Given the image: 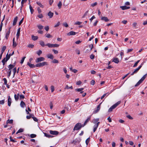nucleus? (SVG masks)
Returning a JSON list of instances; mask_svg holds the SVG:
<instances>
[{"label":"nucleus","mask_w":147,"mask_h":147,"mask_svg":"<svg viewBox=\"0 0 147 147\" xmlns=\"http://www.w3.org/2000/svg\"><path fill=\"white\" fill-rule=\"evenodd\" d=\"M53 13L50 11L48 13V15L49 17L50 18H51L53 16Z\"/></svg>","instance_id":"22"},{"label":"nucleus","mask_w":147,"mask_h":147,"mask_svg":"<svg viewBox=\"0 0 147 147\" xmlns=\"http://www.w3.org/2000/svg\"><path fill=\"white\" fill-rule=\"evenodd\" d=\"M48 58L50 59H53L54 58L53 55L51 54H49L47 55Z\"/></svg>","instance_id":"13"},{"label":"nucleus","mask_w":147,"mask_h":147,"mask_svg":"<svg viewBox=\"0 0 147 147\" xmlns=\"http://www.w3.org/2000/svg\"><path fill=\"white\" fill-rule=\"evenodd\" d=\"M49 133L50 134L54 135H57L59 134V132L56 131L50 130Z\"/></svg>","instance_id":"9"},{"label":"nucleus","mask_w":147,"mask_h":147,"mask_svg":"<svg viewBox=\"0 0 147 147\" xmlns=\"http://www.w3.org/2000/svg\"><path fill=\"white\" fill-rule=\"evenodd\" d=\"M99 120H93L92 122L95 124L94 126L93 132H94L96 130L100 123L98 121Z\"/></svg>","instance_id":"2"},{"label":"nucleus","mask_w":147,"mask_h":147,"mask_svg":"<svg viewBox=\"0 0 147 147\" xmlns=\"http://www.w3.org/2000/svg\"><path fill=\"white\" fill-rule=\"evenodd\" d=\"M36 4L38 5L40 7L43 8L44 6L42 5L41 3L39 2H36Z\"/></svg>","instance_id":"31"},{"label":"nucleus","mask_w":147,"mask_h":147,"mask_svg":"<svg viewBox=\"0 0 147 147\" xmlns=\"http://www.w3.org/2000/svg\"><path fill=\"white\" fill-rule=\"evenodd\" d=\"M40 45L42 47H44L45 46V43L43 41L41 40L39 42Z\"/></svg>","instance_id":"32"},{"label":"nucleus","mask_w":147,"mask_h":147,"mask_svg":"<svg viewBox=\"0 0 147 147\" xmlns=\"http://www.w3.org/2000/svg\"><path fill=\"white\" fill-rule=\"evenodd\" d=\"M5 102V100H0V104L1 105H3Z\"/></svg>","instance_id":"59"},{"label":"nucleus","mask_w":147,"mask_h":147,"mask_svg":"<svg viewBox=\"0 0 147 147\" xmlns=\"http://www.w3.org/2000/svg\"><path fill=\"white\" fill-rule=\"evenodd\" d=\"M76 34V32L73 31H71L67 34V35L69 36L75 35Z\"/></svg>","instance_id":"24"},{"label":"nucleus","mask_w":147,"mask_h":147,"mask_svg":"<svg viewBox=\"0 0 147 147\" xmlns=\"http://www.w3.org/2000/svg\"><path fill=\"white\" fill-rule=\"evenodd\" d=\"M126 117L127 118H128L129 119H132L133 118L131 117L130 115H128L126 116Z\"/></svg>","instance_id":"63"},{"label":"nucleus","mask_w":147,"mask_h":147,"mask_svg":"<svg viewBox=\"0 0 147 147\" xmlns=\"http://www.w3.org/2000/svg\"><path fill=\"white\" fill-rule=\"evenodd\" d=\"M15 66V65L11 64L8 65V67L9 68L8 71L7 72V77L8 78H9V77L10 76L11 74V69L14 67Z\"/></svg>","instance_id":"1"},{"label":"nucleus","mask_w":147,"mask_h":147,"mask_svg":"<svg viewBox=\"0 0 147 147\" xmlns=\"http://www.w3.org/2000/svg\"><path fill=\"white\" fill-rule=\"evenodd\" d=\"M95 18V17L94 16H92L90 19V22H92V20Z\"/></svg>","instance_id":"52"},{"label":"nucleus","mask_w":147,"mask_h":147,"mask_svg":"<svg viewBox=\"0 0 147 147\" xmlns=\"http://www.w3.org/2000/svg\"><path fill=\"white\" fill-rule=\"evenodd\" d=\"M39 15H38L37 16V17H38L40 18H43V16L42 15V14L41 13H39Z\"/></svg>","instance_id":"43"},{"label":"nucleus","mask_w":147,"mask_h":147,"mask_svg":"<svg viewBox=\"0 0 147 147\" xmlns=\"http://www.w3.org/2000/svg\"><path fill=\"white\" fill-rule=\"evenodd\" d=\"M94 55H93V54H91L90 56V58L92 59H94Z\"/></svg>","instance_id":"50"},{"label":"nucleus","mask_w":147,"mask_h":147,"mask_svg":"<svg viewBox=\"0 0 147 147\" xmlns=\"http://www.w3.org/2000/svg\"><path fill=\"white\" fill-rule=\"evenodd\" d=\"M19 94H15L14 95V98L15 100L16 101H17L19 98Z\"/></svg>","instance_id":"29"},{"label":"nucleus","mask_w":147,"mask_h":147,"mask_svg":"<svg viewBox=\"0 0 147 147\" xmlns=\"http://www.w3.org/2000/svg\"><path fill=\"white\" fill-rule=\"evenodd\" d=\"M121 103L120 101H118L116 103L112 106L110 108L113 109H115Z\"/></svg>","instance_id":"8"},{"label":"nucleus","mask_w":147,"mask_h":147,"mask_svg":"<svg viewBox=\"0 0 147 147\" xmlns=\"http://www.w3.org/2000/svg\"><path fill=\"white\" fill-rule=\"evenodd\" d=\"M95 83V81L94 80H92L90 84L91 85H94Z\"/></svg>","instance_id":"54"},{"label":"nucleus","mask_w":147,"mask_h":147,"mask_svg":"<svg viewBox=\"0 0 147 147\" xmlns=\"http://www.w3.org/2000/svg\"><path fill=\"white\" fill-rule=\"evenodd\" d=\"M11 102V99L10 96H9L8 99V105L10 107Z\"/></svg>","instance_id":"11"},{"label":"nucleus","mask_w":147,"mask_h":147,"mask_svg":"<svg viewBox=\"0 0 147 147\" xmlns=\"http://www.w3.org/2000/svg\"><path fill=\"white\" fill-rule=\"evenodd\" d=\"M18 17L17 16L13 20V26H15L16 24V22L17 21Z\"/></svg>","instance_id":"17"},{"label":"nucleus","mask_w":147,"mask_h":147,"mask_svg":"<svg viewBox=\"0 0 147 147\" xmlns=\"http://www.w3.org/2000/svg\"><path fill=\"white\" fill-rule=\"evenodd\" d=\"M52 62L53 63H58L59 61L56 59H54L52 61Z\"/></svg>","instance_id":"48"},{"label":"nucleus","mask_w":147,"mask_h":147,"mask_svg":"<svg viewBox=\"0 0 147 147\" xmlns=\"http://www.w3.org/2000/svg\"><path fill=\"white\" fill-rule=\"evenodd\" d=\"M26 104L24 102V101H22L20 103V106L22 108H24V107L25 106Z\"/></svg>","instance_id":"23"},{"label":"nucleus","mask_w":147,"mask_h":147,"mask_svg":"<svg viewBox=\"0 0 147 147\" xmlns=\"http://www.w3.org/2000/svg\"><path fill=\"white\" fill-rule=\"evenodd\" d=\"M120 7L123 10L127 9H129L130 8V7H127L126 6H121Z\"/></svg>","instance_id":"14"},{"label":"nucleus","mask_w":147,"mask_h":147,"mask_svg":"<svg viewBox=\"0 0 147 147\" xmlns=\"http://www.w3.org/2000/svg\"><path fill=\"white\" fill-rule=\"evenodd\" d=\"M81 84V82L80 81H79L76 82V84L78 85H80Z\"/></svg>","instance_id":"62"},{"label":"nucleus","mask_w":147,"mask_h":147,"mask_svg":"<svg viewBox=\"0 0 147 147\" xmlns=\"http://www.w3.org/2000/svg\"><path fill=\"white\" fill-rule=\"evenodd\" d=\"M36 135L34 134H32L30 135V137L31 138H35L36 137Z\"/></svg>","instance_id":"44"},{"label":"nucleus","mask_w":147,"mask_h":147,"mask_svg":"<svg viewBox=\"0 0 147 147\" xmlns=\"http://www.w3.org/2000/svg\"><path fill=\"white\" fill-rule=\"evenodd\" d=\"M27 65H28L31 68H33L36 67L35 65L34 64H31L28 62L27 63Z\"/></svg>","instance_id":"18"},{"label":"nucleus","mask_w":147,"mask_h":147,"mask_svg":"<svg viewBox=\"0 0 147 147\" xmlns=\"http://www.w3.org/2000/svg\"><path fill=\"white\" fill-rule=\"evenodd\" d=\"M46 46H48L49 48L58 47L59 45L57 44H51L48 43L45 45Z\"/></svg>","instance_id":"5"},{"label":"nucleus","mask_w":147,"mask_h":147,"mask_svg":"<svg viewBox=\"0 0 147 147\" xmlns=\"http://www.w3.org/2000/svg\"><path fill=\"white\" fill-rule=\"evenodd\" d=\"M39 29L41 30L43 29V26L40 25H38L37 26Z\"/></svg>","instance_id":"41"},{"label":"nucleus","mask_w":147,"mask_h":147,"mask_svg":"<svg viewBox=\"0 0 147 147\" xmlns=\"http://www.w3.org/2000/svg\"><path fill=\"white\" fill-rule=\"evenodd\" d=\"M20 28H19L18 30V32H17V34H16V36H17L18 37L20 35Z\"/></svg>","instance_id":"33"},{"label":"nucleus","mask_w":147,"mask_h":147,"mask_svg":"<svg viewBox=\"0 0 147 147\" xmlns=\"http://www.w3.org/2000/svg\"><path fill=\"white\" fill-rule=\"evenodd\" d=\"M17 45V44L16 42H15V38H13V47H15Z\"/></svg>","instance_id":"26"},{"label":"nucleus","mask_w":147,"mask_h":147,"mask_svg":"<svg viewBox=\"0 0 147 147\" xmlns=\"http://www.w3.org/2000/svg\"><path fill=\"white\" fill-rule=\"evenodd\" d=\"M112 61L116 63H118L119 62L118 59L117 58H114Z\"/></svg>","instance_id":"20"},{"label":"nucleus","mask_w":147,"mask_h":147,"mask_svg":"<svg viewBox=\"0 0 147 147\" xmlns=\"http://www.w3.org/2000/svg\"><path fill=\"white\" fill-rule=\"evenodd\" d=\"M147 75V74L144 75L135 85V86H139L141 83L146 78Z\"/></svg>","instance_id":"3"},{"label":"nucleus","mask_w":147,"mask_h":147,"mask_svg":"<svg viewBox=\"0 0 147 147\" xmlns=\"http://www.w3.org/2000/svg\"><path fill=\"white\" fill-rule=\"evenodd\" d=\"M101 20H102L105 21L106 22H107L109 21L107 18L106 17L104 16L101 18Z\"/></svg>","instance_id":"16"},{"label":"nucleus","mask_w":147,"mask_h":147,"mask_svg":"<svg viewBox=\"0 0 147 147\" xmlns=\"http://www.w3.org/2000/svg\"><path fill=\"white\" fill-rule=\"evenodd\" d=\"M82 23V22H76L75 24V25H80Z\"/></svg>","instance_id":"56"},{"label":"nucleus","mask_w":147,"mask_h":147,"mask_svg":"<svg viewBox=\"0 0 147 147\" xmlns=\"http://www.w3.org/2000/svg\"><path fill=\"white\" fill-rule=\"evenodd\" d=\"M69 88L72 89H73V87L72 86L69 87L68 85H66L65 87V89H69Z\"/></svg>","instance_id":"37"},{"label":"nucleus","mask_w":147,"mask_h":147,"mask_svg":"<svg viewBox=\"0 0 147 147\" xmlns=\"http://www.w3.org/2000/svg\"><path fill=\"white\" fill-rule=\"evenodd\" d=\"M45 65H47V62L44 61L42 63H39L36 64L35 66L36 67H42Z\"/></svg>","instance_id":"6"},{"label":"nucleus","mask_w":147,"mask_h":147,"mask_svg":"<svg viewBox=\"0 0 147 147\" xmlns=\"http://www.w3.org/2000/svg\"><path fill=\"white\" fill-rule=\"evenodd\" d=\"M34 45H33L29 44L28 45V47L32 48L33 47Z\"/></svg>","instance_id":"61"},{"label":"nucleus","mask_w":147,"mask_h":147,"mask_svg":"<svg viewBox=\"0 0 147 147\" xmlns=\"http://www.w3.org/2000/svg\"><path fill=\"white\" fill-rule=\"evenodd\" d=\"M3 81H4V84L5 85H6L7 84V79L5 78H4L3 79Z\"/></svg>","instance_id":"49"},{"label":"nucleus","mask_w":147,"mask_h":147,"mask_svg":"<svg viewBox=\"0 0 147 147\" xmlns=\"http://www.w3.org/2000/svg\"><path fill=\"white\" fill-rule=\"evenodd\" d=\"M16 67H15L12 70V71L13 73V77H14L16 73Z\"/></svg>","instance_id":"27"},{"label":"nucleus","mask_w":147,"mask_h":147,"mask_svg":"<svg viewBox=\"0 0 147 147\" xmlns=\"http://www.w3.org/2000/svg\"><path fill=\"white\" fill-rule=\"evenodd\" d=\"M109 95V94L108 93H106L104 94L102 96L101 98V99H102L106 95L107 96H108Z\"/></svg>","instance_id":"40"},{"label":"nucleus","mask_w":147,"mask_h":147,"mask_svg":"<svg viewBox=\"0 0 147 147\" xmlns=\"http://www.w3.org/2000/svg\"><path fill=\"white\" fill-rule=\"evenodd\" d=\"M83 127L82 125L80 123H77L74 126L73 130H78L80 129L82 127Z\"/></svg>","instance_id":"4"},{"label":"nucleus","mask_w":147,"mask_h":147,"mask_svg":"<svg viewBox=\"0 0 147 147\" xmlns=\"http://www.w3.org/2000/svg\"><path fill=\"white\" fill-rule=\"evenodd\" d=\"M20 99H24V96L22 94H21L20 95Z\"/></svg>","instance_id":"55"},{"label":"nucleus","mask_w":147,"mask_h":147,"mask_svg":"<svg viewBox=\"0 0 147 147\" xmlns=\"http://www.w3.org/2000/svg\"><path fill=\"white\" fill-rule=\"evenodd\" d=\"M11 56L10 54L9 55H8V54H7L6 56L5 59V62H6L10 58Z\"/></svg>","instance_id":"21"},{"label":"nucleus","mask_w":147,"mask_h":147,"mask_svg":"<svg viewBox=\"0 0 147 147\" xmlns=\"http://www.w3.org/2000/svg\"><path fill=\"white\" fill-rule=\"evenodd\" d=\"M62 5V3L61 1H59L58 4V6L59 9H60L61 8Z\"/></svg>","instance_id":"35"},{"label":"nucleus","mask_w":147,"mask_h":147,"mask_svg":"<svg viewBox=\"0 0 147 147\" xmlns=\"http://www.w3.org/2000/svg\"><path fill=\"white\" fill-rule=\"evenodd\" d=\"M101 103H100L99 105H98L97 107V109H96V110H95L94 111V113H96L100 109V104H101Z\"/></svg>","instance_id":"19"},{"label":"nucleus","mask_w":147,"mask_h":147,"mask_svg":"<svg viewBox=\"0 0 147 147\" xmlns=\"http://www.w3.org/2000/svg\"><path fill=\"white\" fill-rule=\"evenodd\" d=\"M25 58H26L25 57H23L22 58V59H21V62L20 63L21 64H22V63H23V62H24V59Z\"/></svg>","instance_id":"57"},{"label":"nucleus","mask_w":147,"mask_h":147,"mask_svg":"<svg viewBox=\"0 0 147 147\" xmlns=\"http://www.w3.org/2000/svg\"><path fill=\"white\" fill-rule=\"evenodd\" d=\"M33 115H30V116L27 115L26 116V118L27 119H30L31 117L33 119H37L36 117H32Z\"/></svg>","instance_id":"15"},{"label":"nucleus","mask_w":147,"mask_h":147,"mask_svg":"<svg viewBox=\"0 0 147 147\" xmlns=\"http://www.w3.org/2000/svg\"><path fill=\"white\" fill-rule=\"evenodd\" d=\"M42 53V52L40 50H39L36 53L37 54L39 55L40 56V55Z\"/></svg>","instance_id":"46"},{"label":"nucleus","mask_w":147,"mask_h":147,"mask_svg":"<svg viewBox=\"0 0 147 147\" xmlns=\"http://www.w3.org/2000/svg\"><path fill=\"white\" fill-rule=\"evenodd\" d=\"M84 88H77L75 89V90L77 92H80L83 90Z\"/></svg>","instance_id":"39"},{"label":"nucleus","mask_w":147,"mask_h":147,"mask_svg":"<svg viewBox=\"0 0 147 147\" xmlns=\"http://www.w3.org/2000/svg\"><path fill=\"white\" fill-rule=\"evenodd\" d=\"M143 64H141V65L138 68L136 69L134 71V73H135V74L137 73L138 71L141 68Z\"/></svg>","instance_id":"10"},{"label":"nucleus","mask_w":147,"mask_h":147,"mask_svg":"<svg viewBox=\"0 0 147 147\" xmlns=\"http://www.w3.org/2000/svg\"><path fill=\"white\" fill-rule=\"evenodd\" d=\"M90 138L89 137L88 138L86 141V143L87 145H88V144L89 142L90 141Z\"/></svg>","instance_id":"47"},{"label":"nucleus","mask_w":147,"mask_h":147,"mask_svg":"<svg viewBox=\"0 0 147 147\" xmlns=\"http://www.w3.org/2000/svg\"><path fill=\"white\" fill-rule=\"evenodd\" d=\"M11 28V27L9 28V30H8L7 32V33L6 34L5 38H6L7 39H8V37H9V34L10 33V30Z\"/></svg>","instance_id":"12"},{"label":"nucleus","mask_w":147,"mask_h":147,"mask_svg":"<svg viewBox=\"0 0 147 147\" xmlns=\"http://www.w3.org/2000/svg\"><path fill=\"white\" fill-rule=\"evenodd\" d=\"M38 38V37L36 36H34L33 35L32 36V39L34 40H37Z\"/></svg>","instance_id":"25"},{"label":"nucleus","mask_w":147,"mask_h":147,"mask_svg":"<svg viewBox=\"0 0 147 147\" xmlns=\"http://www.w3.org/2000/svg\"><path fill=\"white\" fill-rule=\"evenodd\" d=\"M77 143V140H74L73 142H71L72 144H76Z\"/></svg>","instance_id":"60"},{"label":"nucleus","mask_w":147,"mask_h":147,"mask_svg":"<svg viewBox=\"0 0 147 147\" xmlns=\"http://www.w3.org/2000/svg\"><path fill=\"white\" fill-rule=\"evenodd\" d=\"M60 24V22H57V24L56 25H55L54 26L55 27H57L59 26Z\"/></svg>","instance_id":"53"},{"label":"nucleus","mask_w":147,"mask_h":147,"mask_svg":"<svg viewBox=\"0 0 147 147\" xmlns=\"http://www.w3.org/2000/svg\"><path fill=\"white\" fill-rule=\"evenodd\" d=\"M46 37L48 38H52V36L49 34H46Z\"/></svg>","instance_id":"38"},{"label":"nucleus","mask_w":147,"mask_h":147,"mask_svg":"<svg viewBox=\"0 0 147 147\" xmlns=\"http://www.w3.org/2000/svg\"><path fill=\"white\" fill-rule=\"evenodd\" d=\"M24 129H22L20 128V129L16 132V134H18V133L22 132L23 131Z\"/></svg>","instance_id":"36"},{"label":"nucleus","mask_w":147,"mask_h":147,"mask_svg":"<svg viewBox=\"0 0 147 147\" xmlns=\"http://www.w3.org/2000/svg\"><path fill=\"white\" fill-rule=\"evenodd\" d=\"M24 20V18H23L20 21L19 23V25L20 26V25L23 22Z\"/></svg>","instance_id":"58"},{"label":"nucleus","mask_w":147,"mask_h":147,"mask_svg":"<svg viewBox=\"0 0 147 147\" xmlns=\"http://www.w3.org/2000/svg\"><path fill=\"white\" fill-rule=\"evenodd\" d=\"M45 60L44 58L42 57H40L38 58L36 60V63H38L40 62L44 61Z\"/></svg>","instance_id":"7"},{"label":"nucleus","mask_w":147,"mask_h":147,"mask_svg":"<svg viewBox=\"0 0 147 147\" xmlns=\"http://www.w3.org/2000/svg\"><path fill=\"white\" fill-rule=\"evenodd\" d=\"M29 8H30V11L31 13L32 14L34 12V10L32 8V7L31 5H29Z\"/></svg>","instance_id":"28"},{"label":"nucleus","mask_w":147,"mask_h":147,"mask_svg":"<svg viewBox=\"0 0 147 147\" xmlns=\"http://www.w3.org/2000/svg\"><path fill=\"white\" fill-rule=\"evenodd\" d=\"M51 91L52 92L54 90V89H55L54 87L53 86H51Z\"/></svg>","instance_id":"51"},{"label":"nucleus","mask_w":147,"mask_h":147,"mask_svg":"<svg viewBox=\"0 0 147 147\" xmlns=\"http://www.w3.org/2000/svg\"><path fill=\"white\" fill-rule=\"evenodd\" d=\"M6 49V46H4L2 48V49L1 50V54H3V53L4 52Z\"/></svg>","instance_id":"30"},{"label":"nucleus","mask_w":147,"mask_h":147,"mask_svg":"<svg viewBox=\"0 0 147 147\" xmlns=\"http://www.w3.org/2000/svg\"><path fill=\"white\" fill-rule=\"evenodd\" d=\"M63 26L66 27H68V25L66 23H64L63 24Z\"/></svg>","instance_id":"64"},{"label":"nucleus","mask_w":147,"mask_h":147,"mask_svg":"<svg viewBox=\"0 0 147 147\" xmlns=\"http://www.w3.org/2000/svg\"><path fill=\"white\" fill-rule=\"evenodd\" d=\"M44 134L45 135V136L47 137L50 138L52 137V136L51 135L49 134L46 133H44Z\"/></svg>","instance_id":"34"},{"label":"nucleus","mask_w":147,"mask_h":147,"mask_svg":"<svg viewBox=\"0 0 147 147\" xmlns=\"http://www.w3.org/2000/svg\"><path fill=\"white\" fill-rule=\"evenodd\" d=\"M97 4H98L96 2H95L91 4L90 6H91L93 7H94V6L96 5H97Z\"/></svg>","instance_id":"42"},{"label":"nucleus","mask_w":147,"mask_h":147,"mask_svg":"<svg viewBox=\"0 0 147 147\" xmlns=\"http://www.w3.org/2000/svg\"><path fill=\"white\" fill-rule=\"evenodd\" d=\"M27 1V0H22L21 2V5H22V7H23L24 3L26 2Z\"/></svg>","instance_id":"45"}]
</instances>
